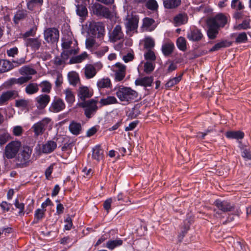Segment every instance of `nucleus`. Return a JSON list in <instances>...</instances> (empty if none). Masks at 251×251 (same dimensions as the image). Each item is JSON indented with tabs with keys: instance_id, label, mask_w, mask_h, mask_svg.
Here are the masks:
<instances>
[{
	"instance_id": "obj_1",
	"label": "nucleus",
	"mask_w": 251,
	"mask_h": 251,
	"mask_svg": "<svg viewBox=\"0 0 251 251\" xmlns=\"http://www.w3.org/2000/svg\"><path fill=\"white\" fill-rule=\"evenodd\" d=\"M93 92L86 86H81L78 90V96L83 102L79 103V106L85 108V115L88 118H90L96 112L98 109L97 100L91 99L85 101L86 99L91 97Z\"/></svg>"
},
{
	"instance_id": "obj_2",
	"label": "nucleus",
	"mask_w": 251,
	"mask_h": 251,
	"mask_svg": "<svg viewBox=\"0 0 251 251\" xmlns=\"http://www.w3.org/2000/svg\"><path fill=\"white\" fill-rule=\"evenodd\" d=\"M116 95L120 101L128 103L137 97V93L129 87L120 88Z\"/></svg>"
},
{
	"instance_id": "obj_3",
	"label": "nucleus",
	"mask_w": 251,
	"mask_h": 251,
	"mask_svg": "<svg viewBox=\"0 0 251 251\" xmlns=\"http://www.w3.org/2000/svg\"><path fill=\"white\" fill-rule=\"evenodd\" d=\"M32 152V149L29 147H24L16 158L17 165L21 168L28 166Z\"/></svg>"
},
{
	"instance_id": "obj_4",
	"label": "nucleus",
	"mask_w": 251,
	"mask_h": 251,
	"mask_svg": "<svg viewBox=\"0 0 251 251\" xmlns=\"http://www.w3.org/2000/svg\"><path fill=\"white\" fill-rule=\"evenodd\" d=\"M91 12L97 17L110 19L112 17V13L109 8L99 3H93L91 8Z\"/></svg>"
},
{
	"instance_id": "obj_5",
	"label": "nucleus",
	"mask_w": 251,
	"mask_h": 251,
	"mask_svg": "<svg viewBox=\"0 0 251 251\" xmlns=\"http://www.w3.org/2000/svg\"><path fill=\"white\" fill-rule=\"evenodd\" d=\"M50 122L51 119L50 118H45L34 124L31 127V129L34 132V137L42 135L47 129Z\"/></svg>"
},
{
	"instance_id": "obj_6",
	"label": "nucleus",
	"mask_w": 251,
	"mask_h": 251,
	"mask_svg": "<svg viewBox=\"0 0 251 251\" xmlns=\"http://www.w3.org/2000/svg\"><path fill=\"white\" fill-rule=\"evenodd\" d=\"M227 23V18L223 13H218L207 20V25H214L219 28L224 27Z\"/></svg>"
},
{
	"instance_id": "obj_7",
	"label": "nucleus",
	"mask_w": 251,
	"mask_h": 251,
	"mask_svg": "<svg viewBox=\"0 0 251 251\" xmlns=\"http://www.w3.org/2000/svg\"><path fill=\"white\" fill-rule=\"evenodd\" d=\"M139 22V17L136 15H132L126 19V22L125 23L126 28V33L131 36V32L134 31L137 32L138 24Z\"/></svg>"
},
{
	"instance_id": "obj_8",
	"label": "nucleus",
	"mask_w": 251,
	"mask_h": 251,
	"mask_svg": "<svg viewBox=\"0 0 251 251\" xmlns=\"http://www.w3.org/2000/svg\"><path fill=\"white\" fill-rule=\"evenodd\" d=\"M45 40L48 43L53 44L57 42L59 37L58 30L54 27L47 28L44 33Z\"/></svg>"
},
{
	"instance_id": "obj_9",
	"label": "nucleus",
	"mask_w": 251,
	"mask_h": 251,
	"mask_svg": "<svg viewBox=\"0 0 251 251\" xmlns=\"http://www.w3.org/2000/svg\"><path fill=\"white\" fill-rule=\"evenodd\" d=\"M21 145V142L19 141H12L9 143L5 147V156L8 159L14 158L19 151Z\"/></svg>"
},
{
	"instance_id": "obj_10",
	"label": "nucleus",
	"mask_w": 251,
	"mask_h": 251,
	"mask_svg": "<svg viewBox=\"0 0 251 251\" xmlns=\"http://www.w3.org/2000/svg\"><path fill=\"white\" fill-rule=\"evenodd\" d=\"M90 31L94 35H97L98 38H103L105 33L104 24L101 22L91 23L90 25Z\"/></svg>"
},
{
	"instance_id": "obj_11",
	"label": "nucleus",
	"mask_w": 251,
	"mask_h": 251,
	"mask_svg": "<svg viewBox=\"0 0 251 251\" xmlns=\"http://www.w3.org/2000/svg\"><path fill=\"white\" fill-rule=\"evenodd\" d=\"M124 37V34L122 31L121 26L119 25H116L114 27L109 36V40L113 43L123 40Z\"/></svg>"
},
{
	"instance_id": "obj_12",
	"label": "nucleus",
	"mask_w": 251,
	"mask_h": 251,
	"mask_svg": "<svg viewBox=\"0 0 251 251\" xmlns=\"http://www.w3.org/2000/svg\"><path fill=\"white\" fill-rule=\"evenodd\" d=\"M50 100V97L49 95L46 94H41L35 99L36 106L38 109H43L49 104Z\"/></svg>"
},
{
	"instance_id": "obj_13",
	"label": "nucleus",
	"mask_w": 251,
	"mask_h": 251,
	"mask_svg": "<svg viewBox=\"0 0 251 251\" xmlns=\"http://www.w3.org/2000/svg\"><path fill=\"white\" fill-rule=\"evenodd\" d=\"M65 108V104L60 98H56L52 101L50 110L54 113H58Z\"/></svg>"
},
{
	"instance_id": "obj_14",
	"label": "nucleus",
	"mask_w": 251,
	"mask_h": 251,
	"mask_svg": "<svg viewBox=\"0 0 251 251\" xmlns=\"http://www.w3.org/2000/svg\"><path fill=\"white\" fill-rule=\"evenodd\" d=\"M117 70L115 72V79L120 81L122 80L126 75V66L121 63H117L115 65Z\"/></svg>"
},
{
	"instance_id": "obj_15",
	"label": "nucleus",
	"mask_w": 251,
	"mask_h": 251,
	"mask_svg": "<svg viewBox=\"0 0 251 251\" xmlns=\"http://www.w3.org/2000/svg\"><path fill=\"white\" fill-rule=\"evenodd\" d=\"M214 203L218 209L223 212L231 211L234 209L233 206L226 201L217 200L215 201Z\"/></svg>"
},
{
	"instance_id": "obj_16",
	"label": "nucleus",
	"mask_w": 251,
	"mask_h": 251,
	"mask_svg": "<svg viewBox=\"0 0 251 251\" xmlns=\"http://www.w3.org/2000/svg\"><path fill=\"white\" fill-rule=\"evenodd\" d=\"M42 45V40L38 38H28L26 40V46L31 48V50L36 51Z\"/></svg>"
},
{
	"instance_id": "obj_17",
	"label": "nucleus",
	"mask_w": 251,
	"mask_h": 251,
	"mask_svg": "<svg viewBox=\"0 0 251 251\" xmlns=\"http://www.w3.org/2000/svg\"><path fill=\"white\" fill-rule=\"evenodd\" d=\"M84 72L85 77L87 79H90L96 75L97 71L93 65L87 64L84 68Z\"/></svg>"
},
{
	"instance_id": "obj_18",
	"label": "nucleus",
	"mask_w": 251,
	"mask_h": 251,
	"mask_svg": "<svg viewBox=\"0 0 251 251\" xmlns=\"http://www.w3.org/2000/svg\"><path fill=\"white\" fill-rule=\"evenodd\" d=\"M15 95H17V93L15 91H7L3 93L0 96V105L5 104Z\"/></svg>"
},
{
	"instance_id": "obj_19",
	"label": "nucleus",
	"mask_w": 251,
	"mask_h": 251,
	"mask_svg": "<svg viewBox=\"0 0 251 251\" xmlns=\"http://www.w3.org/2000/svg\"><path fill=\"white\" fill-rule=\"evenodd\" d=\"M153 78L151 76H146L137 79L135 83L136 85H141L145 87L151 86Z\"/></svg>"
},
{
	"instance_id": "obj_20",
	"label": "nucleus",
	"mask_w": 251,
	"mask_h": 251,
	"mask_svg": "<svg viewBox=\"0 0 251 251\" xmlns=\"http://www.w3.org/2000/svg\"><path fill=\"white\" fill-rule=\"evenodd\" d=\"M97 86L99 90L104 88H109L112 87V83L108 77L102 78L98 80Z\"/></svg>"
},
{
	"instance_id": "obj_21",
	"label": "nucleus",
	"mask_w": 251,
	"mask_h": 251,
	"mask_svg": "<svg viewBox=\"0 0 251 251\" xmlns=\"http://www.w3.org/2000/svg\"><path fill=\"white\" fill-rule=\"evenodd\" d=\"M76 12L80 19L84 20L88 15L87 9L83 4H77L76 5Z\"/></svg>"
},
{
	"instance_id": "obj_22",
	"label": "nucleus",
	"mask_w": 251,
	"mask_h": 251,
	"mask_svg": "<svg viewBox=\"0 0 251 251\" xmlns=\"http://www.w3.org/2000/svg\"><path fill=\"white\" fill-rule=\"evenodd\" d=\"M57 147L56 143L53 141H49L43 145L42 151L45 153H50L52 152Z\"/></svg>"
},
{
	"instance_id": "obj_23",
	"label": "nucleus",
	"mask_w": 251,
	"mask_h": 251,
	"mask_svg": "<svg viewBox=\"0 0 251 251\" xmlns=\"http://www.w3.org/2000/svg\"><path fill=\"white\" fill-rule=\"evenodd\" d=\"M19 73L24 76H31L36 74V71L28 66H24L22 67L19 70Z\"/></svg>"
},
{
	"instance_id": "obj_24",
	"label": "nucleus",
	"mask_w": 251,
	"mask_h": 251,
	"mask_svg": "<svg viewBox=\"0 0 251 251\" xmlns=\"http://www.w3.org/2000/svg\"><path fill=\"white\" fill-rule=\"evenodd\" d=\"M187 37L190 40L198 41L201 40L202 34L199 30L194 29L188 33Z\"/></svg>"
},
{
	"instance_id": "obj_25",
	"label": "nucleus",
	"mask_w": 251,
	"mask_h": 251,
	"mask_svg": "<svg viewBox=\"0 0 251 251\" xmlns=\"http://www.w3.org/2000/svg\"><path fill=\"white\" fill-rule=\"evenodd\" d=\"M13 67V64L9 61L0 59V73L7 72Z\"/></svg>"
},
{
	"instance_id": "obj_26",
	"label": "nucleus",
	"mask_w": 251,
	"mask_h": 251,
	"mask_svg": "<svg viewBox=\"0 0 251 251\" xmlns=\"http://www.w3.org/2000/svg\"><path fill=\"white\" fill-rule=\"evenodd\" d=\"M39 91V86L36 83H29L25 88V92L28 95H33Z\"/></svg>"
},
{
	"instance_id": "obj_27",
	"label": "nucleus",
	"mask_w": 251,
	"mask_h": 251,
	"mask_svg": "<svg viewBox=\"0 0 251 251\" xmlns=\"http://www.w3.org/2000/svg\"><path fill=\"white\" fill-rule=\"evenodd\" d=\"M27 16V12L26 10H18L15 14L13 21L15 24H18L21 20L26 18Z\"/></svg>"
},
{
	"instance_id": "obj_28",
	"label": "nucleus",
	"mask_w": 251,
	"mask_h": 251,
	"mask_svg": "<svg viewBox=\"0 0 251 251\" xmlns=\"http://www.w3.org/2000/svg\"><path fill=\"white\" fill-rule=\"evenodd\" d=\"M226 136L229 139H241L244 137V133L241 131H229L226 133Z\"/></svg>"
},
{
	"instance_id": "obj_29",
	"label": "nucleus",
	"mask_w": 251,
	"mask_h": 251,
	"mask_svg": "<svg viewBox=\"0 0 251 251\" xmlns=\"http://www.w3.org/2000/svg\"><path fill=\"white\" fill-rule=\"evenodd\" d=\"M103 157V151L100 146H96L93 150L92 157L100 161Z\"/></svg>"
},
{
	"instance_id": "obj_30",
	"label": "nucleus",
	"mask_w": 251,
	"mask_h": 251,
	"mask_svg": "<svg viewBox=\"0 0 251 251\" xmlns=\"http://www.w3.org/2000/svg\"><path fill=\"white\" fill-rule=\"evenodd\" d=\"M208 29L207 30V35L209 39H214L216 38L218 33L219 28L211 25H207Z\"/></svg>"
},
{
	"instance_id": "obj_31",
	"label": "nucleus",
	"mask_w": 251,
	"mask_h": 251,
	"mask_svg": "<svg viewBox=\"0 0 251 251\" xmlns=\"http://www.w3.org/2000/svg\"><path fill=\"white\" fill-rule=\"evenodd\" d=\"M68 77L71 85L76 86L80 81L78 74L75 72L69 73Z\"/></svg>"
},
{
	"instance_id": "obj_32",
	"label": "nucleus",
	"mask_w": 251,
	"mask_h": 251,
	"mask_svg": "<svg viewBox=\"0 0 251 251\" xmlns=\"http://www.w3.org/2000/svg\"><path fill=\"white\" fill-rule=\"evenodd\" d=\"M174 45L172 43L164 44L162 47V51L163 54L167 56L172 53L174 49Z\"/></svg>"
},
{
	"instance_id": "obj_33",
	"label": "nucleus",
	"mask_w": 251,
	"mask_h": 251,
	"mask_svg": "<svg viewBox=\"0 0 251 251\" xmlns=\"http://www.w3.org/2000/svg\"><path fill=\"white\" fill-rule=\"evenodd\" d=\"M181 3V0H166L163 1L164 7L167 9L175 8Z\"/></svg>"
},
{
	"instance_id": "obj_34",
	"label": "nucleus",
	"mask_w": 251,
	"mask_h": 251,
	"mask_svg": "<svg viewBox=\"0 0 251 251\" xmlns=\"http://www.w3.org/2000/svg\"><path fill=\"white\" fill-rule=\"evenodd\" d=\"M187 16L185 14H179L174 18V22L176 25L184 24L187 23Z\"/></svg>"
},
{
	"instance_id": "obj_35",
	"label": "nucleus",
	"mask_w": 251,
	"mask_h": 251,
	"mask_svg": "<svg viewBox=\"0 0 251 251\" xmlns=\"http://www.w3.org/2000/svg\"><path fill=\"white\" fill-rule=\"evenodd\" d=\"M45 210L43 209H37L34 214V219L32 222V225L37 224L39 221L41 220L45 216Z\"/></svg>"
},
{
	"instance_id": "obj_36",
	"label": "nucleus",
	"mask_w": 251,
	"mask_h": 251,
	"mask_svg": "<svg viewBox=\"0 0 251 251\" xmlns=\"http://www.w3.org/2000/svg\"><path fill=\"white\" fill-rule=\"evenodd\" d=\"M69 129L72 133L78 135L81 129V126L79 123L72 122L69 126Z\"/></svg>"
},
{
	"instance_id": "obj_37",
	"label": "nucleus",
	"mask_w": 251,
	"mask_h": 251,
	"mask_svg": "<svg viewBox=\"0 0 251 251\" xmlns=\"http://www.w3.org/2000/svg\"><path fill=\"white\" fill-rule=\"evenodd\" d=\"M87 53L86 52H84L79 55L72 57L70 59L69 63L75 64L80 63L87 58Z\"/></svg>"
},
{
	"instance_id": "obj_38",
	"label": "nucleus",
	"mask_w": 251,
	"mask_h": 251,
	"mask_svg": "<svg viewBox=\"0 0 251 251\" xmlns=\"http://www.w3.org/2000/svg\"><path fill=\"white\" fill-rule=\"evenodd\" d=\"M123 241L121 239L110 240L106 243V247L110 250H113L117 247L123 244Z\"/></svg>"
},
{
	"instance_id": "obj_39",
	"label": "nucleus",
	"mask_w": 251,
	"mask_h": 251,
	"mask_svg": "<svg viewBox=\"0 0 251 251\" xmlns=\"http://www.w3.org/2000/svg\"><path fill=\"white\" fill-rule=\"evenodd\" d=\"M38 86L41 88L42 92L45 93H50L52 87L51 84L47 80L42 81Z\"/></svg>"
},
{
	"instance_id": "obj_40",
	"label": "nucleus",
	"mask_w": 251,
	"mask_h": 251,
	"mask_svg": "<svg viewBox=\"0 0 251 251\" xmlns=\"http://www.w3.org/2000/svg\"><path fill=\"white\" fill-rule=\"evenodd\" d=\"M118 100L114 96H108L106 98L101 99L100 103L101 105H106L112 104L117 103Z\"/></svg>"
},
{
	"instance_id": "obj_41",
	"label": "nucleus",
	"mask_w": 251,
	"mask_h": 251,
	"mask_svg": "<svg viewBox=\"0 0 251 251\" xmlns=\"http://www.w3.org/2000/svg\"><path fill=\"white\" fill-rule=\"evenodd\" d=\"M65 95V100L68 103H72L75 101V96L70 88H67L64 90Z\"/></svg>"
},
{
	"instance_id": "obj_42",
	"label": "nucleus",
	"mask_w": 251,
	"mask_h": 251,
	"mask_svg": "<svg viewBox=\"0 0 251 251\" xmlns=\"http://www.w3.org/2000/svg\"><path fill=\"white\" fill-rule=\"evenodd\" d=\"M182 75H180L178 76L174 77L170 79L166 84L165 87L167 88L173 87L175 85L177 84L182 78Z\"/></svg>"
},
{
	"instance_id": "obj_43",
	"label": "nucleus",
	"mask_w": 251,
	"mask_h": 251,
	"mask_svg": "<svg viewBox=\"0 0 251 251\" xmlns=\"http://www.w3.org/2000/svg\"><path fill=\"white\" fill-rule=\"evenodd\" d=\"M229 45L226 41H222L216 44L212 48L209 50V52H213L218 50L221 48L229 46Z\"/></svg>"
},
{
	"instance_id": "obj_44",
	"label": "nucleus",
	"mask_w": 251,
	"mask_h": 251,
	"mask_svg": "<svg viewBox=\"0 0 251 251\" xmlns=\"http://www.w3.org/2000/svg\"><path fill=\"white\" fill-rule=\"evenodd\" d=\"M32 79L31 76H22L17 79H14L13 82L15 84L22 85Z\"/></svg>"
},
{
	"instance_id": "obj_45",
	"label": "nucleus",
	"mask_w": 251,
	"mask_h": 251,
	"mask_svg": "<svg viewBox=\"0 0 251 251\" xmlns=\"http://www.w3.org/2000/svg\"><path fill=\"white\" fill-rule=\"evenodd\" d=\"M176 45L178 48L183 51L186 50V41L183 37H179L176 41Z\"/></svg>"
},
{
	"instance_id": "obj_46",
	"label": "nucleus",
	"mask_w": 251,
	"mask_h": 251,
	"mask_svg": "<svg viewBox=\"0 0 251 251\" xmlns=\"http://www.w3.org/2000/svg\"><path fill=\"white\" fill-rule=\"evenodd\" d=\"M29 103L28 100L20 99L15 101V106L19 108H25L28 107Z\"/></svg>"
},
{
	"instance_id": "obj_47",
	"label": "nucleus",
	"mask_w": 251,
	"mask_h": 251,
	"mask_svg": "<svg viewBox=\"0 0 251 251\" xmlns=\"http://www.w3.org/2000/svg\"><path fill=\"white\" fill-rule=\"evenodd\" d=\"M147 7L151 10L155 11L158 8V4L155 0H148L146 3Z\"/></svg>"
},
{
	"instance_id": "obj_48",
	"label": "nucleus",
	"mask_w": 251,
	"mask_h": 251,
	"mask_svg": "<svg viewBox=\"0 0 251 251\" xmlns=\"http://www.w3.org/2000/svg\"><path fill=\"white\" fill-rule=\"evenodd\" d=\"M144 42V47L146 49L151 50L154 46V41L150 37L146 38Z\"/></svg>"
},
{
	"instance_id": "obj_49",
	"label": "nucleus",
	"mask_w": 251,
	"mask_h": 251,
	"mask_svg": "<svg viewBox=\"0 0 251 251\" xmlns=\"http://www.w3.org/2000/svg\"><path fill=\"white\" fill-rule=\"evenodd\" d=\"M144 72L147 74L151 73L154 69V64L150 62H147L144 64Z\"/></svg>"
},
{
	"instance_id": "obj_50",
	"label": "nucleus",
	"mask_w": 251,
	"mask_h": 251,
	"mask_svg": "<svg viewBox=\"0 0 251 251\" xmlns=\"http://www.w3.org/2000/svg\"><path fill=\"white\" fill-rule=\"evenodd\" d=\"M9 138V135L7 133L3 131H0V145H3L5 144Z\"/></svg>"
},
{
	"instance_id": "obj_51",
	"label": "nucleus",
	"mask_w": 251,
	"mask_h": 251,
	"mask_svg": "<svg viewBox=\"0 0 251 251\" xmlns=\"http://www.w3.org/2000/svg\"><path fill=\"white\" fill-rule=\"evenodd\" d=\"M248 38L245 32L239 34L236 38V42L238 43H244L247 41Z\"/></svg>"
},
{
	"instance_id": "obj_52",
	"label": "nucleus",
	"mask_w": 251,
	"mask_h": 251,
	"mask_svg": "<svg viewBox=\"0 0 251 251\" xmlns=\"http://www.w3.org/2000/svg\"><path fill=\"white\" fill-rule=\"evenodd\" d=\"M231 6L232 8L239 10L242 9L244 7L239 0H232Z\"/></svg>"
},
{
	"instance_id": "obj_53",
	"label": "nucleus",
	"mask_w": 251,
	"mask_h": 251,
	"mask_svg": "<svg viewBox=\"0 0 251 251\" xmlns=\"http://www.w3.org/2000/svg\"><path fill=\"white\" fill-rule=\"evenodd\" d=\"M145 58L146 60L151 61H155L156 59L155 55L153 51L151 50H149L144 55Z\"/></svg>"
},
{
	"instance_id": "obj_54",
	"label": "nucleus",
	"mask_w": 251,
	"mask_h": 251,
	"mask_svg": "<svg viewBox=\"0 0 251 251\" xmlns=\"http://www.w3.org/2000/svg\"><path fill=\"white\" fill-rule=\"evenodd\" d=\"M96 40L94 37H90L86 39L85 42L86 47L87 49L92 48L95 44Z\"/></svg>"
},
{
	"instance_id": "obj_55",
	"label": "nucleus",
	"mask_w": 251,
	"mask_h": 251,
	"mask_svg": "<svg viewBox=\"0 0 251 251\" xmlns=\"http://www.w3.org/2000/svg\"><path fill=\"white\" fill-rule=\"evenodd\" d=\"M154 20L150 18H145L143 21V26L146 28H149L154 23Z\"/></svg>"
},
{
	"instance_id": "obj_56",
	"label": "nucleus",
	"mask_w": 251,
	"mask_h": 251,
	"mask_svg": "<svg viewBox=\"0 0 251 251\" xmlns=\"http://www.w3.org/2000/svg\"><path fill=\"white\" fill-rule=\"evenodd\" d=\"M14 205L17 208H18L20 210V211L19 212V214L20 215H21V214L24 215V207H25L24 204L23 203H20L19 202L18 200L16 199L14 202Z\"/></svg>"
},
{
	"instance_id": "obj_57",
	"label": "nucleus",
	"mask_w": 251,
	"mask_h": 251,
	"mask_svg": "<svg viewBox=\"0 0 251 251\" xmlns=\"http://www.w3.org/2000/svg\"><path fill=\"white\" fill-rule=\"evenodd\" d=\"M250 27V20H244L242 23L239 24L237 27L238 29H246L249 28Z\"/></svg>"
},
{
	"instance_id": "obj_58",
	"label": "nucleus",
	"mask_w": 251,
	"mask_h": 251,
	"mask_svg": "<svg viewBox=\"0 0 251 251\" xmlns=\"http://www.w3.org/2000/svg\"><path fill=\"white\" fill-rule=\"evenodd\" d=\"M65 223L66 224L65 225V229L66 230H70L72 226V220L70 217L68 216L66 218V219L65 220Z\"/></svg>"
},
{
	"instance_id": "obj_59",
	"label": "nucleus",
	"mask_w": 251,
	"mask_h": 251,
	"mask_svg": "<svg viewBox=\"0 0 251 251\" xmlns=\"http://www.w3.org/2000/svg\"><path fill=\"white\" fill-rule=\"evenodd\" d=\"M18 52V50L17 47L11 48L7 50V54L9 56L14 57L15 55Z\"/></svg>"
},
{
	"instance_id": "obj_60",
	"label": "nucleus",
	"mask_w": 251,
	"mask_h": 251,
	"mask_svg": "<svg viewBox=\"0 0 251 251\" xmlns=\"http://www.w3.org/2000/svg\"><path fill=\"white\" fill-rule=\"evenodd\" d=\"M112 199L109 198L107 199L103 203L104 208L107 211L109 210L111 208V204L112 202Z\"/></svg>"
},
{
	"instance_id": "obj_61",
	"label": "nucleus",
	"mask_w": 251,
	"mask_h": 251,
	"mask_svg": "<svg viewBox=\"0 0 251 251\" xmlns=\"http://www.w3.org/2000/svg\"><path fill=\"white\" fill-rule=\"evenodd\" d=\"M134 58V55L131 53H128L126 55H124L123 57V60L127 63L128 62L132 61Z\"/></svg>"
},
{
	"instance_id": "obj_62",
	"label": "nucleus",
	"mask_w": 251,
	"mask_h": 251,
	"mask_svg": "<svg viewBox=\"0 0 251 251\" xmlns=\"http://www.w3.org/2000/svg\"><path fill=\"white\" fill-rule=\"evenodd\" d=\"M13 133L16 136H20L23 132V128L20 126H16L13 128Z\"/></svg>"
},
{
	"instance_id": "obj_63",
	"label": "nucleus",
	"mask_w": 251,
	"mask_h": 251,
	"mask_svg": "<svg viewBox=\"0 0 251 251\" xmlns=\"http://www.w3.org/2000/svg\"><path fill=\"white\" fill-rule=\"evenodd\" d=\"M11 204L7 202L6 201H2L0 206L2 210L8 211L10 207H11Z\"/></svg>"
},
{
	"instance_id": "obj_64",
	"label": "nucleus",
	"mask_w": 251,
	"mask_h": 251,
	"mask_svg": "<svg viewBox=\"0 0 251 251\" xmlns=\"http://www.w3.org/2000/svg\"><path fill=\"white\" fill-rule=\"evenodd\" d=\"M72 44V41L70 40H64L62 43V47L64 49L68 50L70 48Z\"/></svg>"
}]
</instances>
